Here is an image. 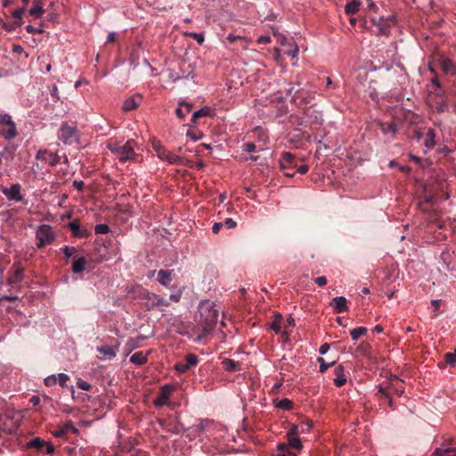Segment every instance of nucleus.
Here are the masks:
<instances>
[{
  "label": "nucleus",
  "mask_w": 456,
  "mask_h": 456,
  "mask_svg": "<svg viewBox=\"0 0 456 456\" xmlns=\"http://www.w3.org/2000/svg\"><path fill=\"white\" fill-rule=\"evenodd\" d=\"M37 159L52 167L56 166L60 161L58 154L48 150H39L37 154Z\"/></svg>",
  "instance_id": "1a4fd4ad"
},
{
  "label": "nucleus",
  "mask_w": 456,
  "mask_h": 456,
  "mask_svg": "<svg viewBox=\"0 0 456 456\" xmlns=\"http://www.w3.org/2000/svg\"><path fill=\"white\" fill-rule=\"evenodd\" d=\"M23 268L17 267L8 278V284L18 283L23 279Z\"/></svg>",
  "instance_id": "c85d7f7f"
},
{
  "label": "nucleus",
  "mask_w": 456,
  "mask_h": 456,
  "mask_svg": "<svg viewBox=\"0 0 456 456\" xmlns=\"http://www.w3.org/2000/svg\"><path fill=\"white\" fill-rule=\"evenodd\" d=\"M436 456H456V448H436L434 452Z\"/></svg>",
  "instance_id": "f704fd0d"
},
{
  "label": "nucleus",
  "mask_w": 456,
  "mask_h": 456,
  "mask_svg": "<svg viewBox=\"0 0 456 456\" xmlns=\"http://www.w3.org/2000/svg\"><path fill=\"white\" fill-rule=\"evenodd\" d=\"M330 349V345L328 343L322 344L319 348V353L323 355L325 354Z\"/></svg>",
  "instance_id": "0e129e2a"
},
{
  "label": "nucleus",
  "mask_w": 456,
  "mask_h": 456,
  "mask_svg": "<svg viewBox=\"0 0 456 456\" xmlns=\"http://www.w3.org/2000/svg\"><path fill=\"white\" fill-rule=\"evenodd\" d=\"M22 25V20H14V21H11V22H4L3 24V28L9 31V32H12V31H14L18 27H20Z\"/></svg>",
  "instance_id": "a19ab883"
},
{
  "label": "nucleus",
  "mask_w": 456,
  "mask_h": 456,
  "mask_svg": "<svg viewBox=\"0 0 456 456\" xmlns=\"http://www.w3.org/2000/svg\"><path fill=\"white\" fill-rule=\"evenodd\" d=\"M223 226H224L223 223H215L212 226L213 233H215V234L218 233Z\"/></svg>",
  "instance_id": "338daca9"
},
{
  "label": "nucleus",
  "mask_w": 456,
  "mask_h": 456,
  "mask_svg": "<svg viewBox=\"0 0 456 456\" xmlns=\"http://www.w3.org/2000/svg\"><path fill=\"white\" fill-rule=\"evenodd\" d=\"M199 358L196 354H189L184 357V360L175 363V369L180 372H186L191 367L197 365Z\"/></svg>",
  "instance_id": "423d86ee"
},
{
  "label": "nucleus",
  "mask_w": 456,
  "mask_h": 456,
  "mask_svg": "<svg viewBox=\"0 0 456 456\" xmlns=\"http://www.w3.org/2000/svg\"><path fill=\"white\" fill-rule=\"evenodd\" d=\"M284 54L289 55L292 58H296L298 54V47L296 44L289 45V48L283 50Z\"/></svg>",
  "instance_id": "37998d69"
},
{
  "label": "nucleus",
  "mask_w": 456,
  "mask_h": 456,
  "mask_svg": "<svg viewBox=\"0 0 456 456\" xmlns=\"http://www.w3.org/2000/svg\"><path fill=\"white\" fill-rule=\"evenodd\" d=\"M45 448V453L48 455H52L55 451L53 445L49 442H46Z\"/></svg>",
  "instance_id": "e2e57ef3"
},
{
  "label": "nucleus",
  "mask_w": 456,
  "mask_h": 456,
  "mask_svg": "<svg viewBox=\"0 0 456 456\" xmlns=\"http://www.w3.org/2000/svg\"><path fill=\"white\" fill-rule=\"evenodd\" d=\"M274 405L276 408L283 411H290L293 408V402L288 398L276 399L274 401Z\"/></svg>",
  "instance_id": "cd10ccee"
},
{
  "label": "nucleus",
  "mask_w": 456,
  "mask_h": 456,
  "mask_svg": "<svg viewBox=\"0 0 456 456\" xmlns=\"http://www.w3.org/2000/svg\"><path fill=\"white\" fill-rule=\"evenodd\" d=\"M24 12L25 7H20L12 12V16L16 19V20H21Z\"/></svg>",
  "instance_id": "864d4df0"
},
{
  "label": "nucleus",
  "mask_w": 456,
  "mask_h": 456,
  "mask_svg": "<svg viewBox=\"0 0 456 456\" xmlns=\"http://www.w3.org/2000/svg\"><path fill=\"white\" fill-rule=\"evenodd\" d=\"M31 16L39 18L45 12L41 0H33V5L28 11Z\"/></svg>",
  "instance_id": "a878e982"
},
{
  "label": "nucleus",
  "mask_w": 456,
  "mask_h": 456,
  "mask_svg": "<svg viewBox=\"0 0 456 456\" xmlns=\"http://www.w3.org/2000/svg\"><path fill=\"white\" fill-rule=\"evenodd\" d=\"M280 167L282 170L297 167L295 156L290 152H283L280 159Z\"/></svg>",
  "instance_id": "2eb2a0df"
},
{
  "label": "nucleus",
  "mask_w": 456,
  "mask_h": 456,
  "mask_svg": "<svg viewBox=\"0 0 456 456\" xmlns=\"http://www.w3.org/2000/svg\"><path fill=\"white\" fill-rule=\"evenodd\" d=\"M167 305V302L155 294L144 293V307L148 310Z\"/></svg>",
  "instance_id": "9d476101"
},
{
  "label": "nucleus",
  "mask_w": 456,
  "mask_h": 456,
  "mask_svg": "<svg viewBox=\"0 0 456 456\" xmlns=\"http://www.w3.org/2000/svg\"><path fill=\"white\" fill-rule=\"evenodd\" d=\"M86 259L85 256H80L72 263V273L75 274L81 273L85 271L86 265Z\"/></svg>",
  "instance_id": "bb28decb"
},
{
  "label": "nucleus",
  "mask_w": 456,
  "mask_h": 456,
  "mask_svg": "<svg viewBox=\"0 0 456 456\" xmlns=\"http://www.w3.org/2000/svg\"><path fill=\"white\" fill-rule=\"evenodd\" d=\"M314 281L320 287L325 286L327 284V278L325 276H319L314 278Z\"/></svg>",
  "instance_id": "4d7b16f0"
},
{
  "label": "nucleus",
  "mask_w": 456,
  "mask_h": 456,
  "mask_svg": "<svg viewBox=\"0 0 456 456\" xmlns=\"http://www.w3.org/2000/svg\"><path fill=\"white\" fill-rule=\"evenodd\" d=\"M277 451L278 456H297L294 452H290L289 447L286 444H278Z\"/></svg>",
  "instance_id": "c9c22d12"
},
{
  "label": "nucleus",
  "mask_w": 456,
  "mask_h": 456,
  "mask_svg": "<svg viewBox=\"0 0 456 456\" xmlns=\"http://www.w3.org/2000/svg\"><path fill=\"white\" fill-rule=\"evenodd\" d=\"M73 187H75L77 191H82L85 188V183L83 181L75 180L72 183Z\"/></svg>",
  "instance_id": "052dcab7"
},
{
  "label": "nucleus",
  "mask_w": 456,
  "mask_h": 456,
  "mask_svg": "<svg viewBox=\"0 0 456 456\" xmlns=\"http://www.w3.org/2000/svg\"><path fill=\"white\" fill-rule=\"evenodd\" d=\"M385 387H389V391H391V395L394 393L398 396H401L404 392V387L403 386V381L399 379L396 376L393 377L390 379V382L387 386H384Z\"/></svg>",
  "instance_id": "f3484780"
},
{
  "label": "nucleus",
  "mask_w": 456,
  "mask_h": 456,
  "mask_svg": "<svg viewBox=\"0 0 456 456\" xmlns=\"http://www.w3.org/2000/svg\"><path fill=\"white\" fill-rule=\"evenodd\" d=\"M0 134L6 140H11L16 137L17 130L16 125L12 117L7 113L0 114Z\"/></svg>",
  "instance_id": "f03ea898"
},
{
  "label": "nucleus",
  "mask_w": 456,
  "mask_h": 456,
  "mask_svg": "<svg viewBox=\"0 0 456 456\" xmlns=\"http://www.w3.org/2000/svg\"><path fill=\"white\" fill-rule=\"evenodd\" d=\"M191 36L197 40L199 44H202L204 41L203 34L191 33Z\"/></svg>",
  "instance_id": "774afa93"
},
{
  "label": "nucleus",
  "mask_w": 456,
  "mask_h": 456,
  "mask_svg": "<svg viewBox=\"0 0 456 456\" xmlns=\"http://www.w3.org/2000/svg\"><path fill=\"white\" fill-rule=\"evenodd\" d=\"M210 114V108L209 107H203L201 108L200 110L195 111L192 115V118H191V121L193 123H196V120L199 118H201V117H207Z\"/></svg>",
  "instance_id": "e433bc0d"
},
{
  "label": "nucleus",
  "mask_w": 456,
  "mask_h": 456,
  "mask_svg": "<svg viewBox=\"0 0 456 456\" xmlns=\"http://www.w3.org/2000/svg\"><path fill=\"white\" fill-rule=\"evenodd\" d=\"M130 362L137 365L142 364V352H137L130 357Z\"/></svg>",
  "instance_id": "09e8293b"
},
{
  "label": "nucleus",
  "mask_w": 456,
  "mask_h": 456,
  "mask_svg": "<svg viewBox=\"0 0 456 456\" xmlns=\"http://www.w3.org/2000/svg\"><path fill=\"white\" fill-rule=\"evenodd\" d=\"M68 227L70 230L72 235L76 238H85L88 235L86 230L80 228L79 221L77 219L73 220L68 224Z\"/></svg>",
  "instance_id": "aec40b11"
},
{
  "label": "nucleus",
  "mask_w": 456,
  "mask_h": 456,
  "mask_svg": "<svg viewBox=\"0 0 456 456\" xmlns=\"http://www.w3.org/2000/svg\"><path fill=\"white\" fill-rule=\"evenodd\" d=\"M438 62L444 73L451 76L456 75V63L452 59L442 55L438 59Z\"/></svg>",
  "instance_id": "4468645a"
},
{
  "label": "nucleus",
  "mask_w": 456,
  "mask_h": 456,
  "mask_svg": "<svg viewBox=\"0 0 456 456\" xmlns=\"http://www.w3.org/2000/svg\"><path fill=\"white\" fill-rule=\"evenodd\" d=\"M378 395L379 400H384L387 403V405L394 409V402L392 399L391 391H389V387H385L383 385L379 386Z\"/></svg>",
  "instance_id": "412c9836"
},
{
  "label": "nucleus",
  "mask_w": 456,
  "mask_h": 456,
  "mask_svg": "<svg viewBox=\"0 0 456 456\" xmlns=\"http://www.w3.org/2000/svg\"><path fill=\"white\" fill-rule=\"evenodd\" d=\"M76 127L69 126L68 123H63L60 128L59 138L65 144H70L72 138L75 136Z\"/></svg>",
  "instance_id": "f8f14e48"
},
{
  "label": "nucleus",
  "mask_w": 456,
  "mask_h": 456,
  "mask_svg": "<svg viewBox=\"0 0 456 456\" xmlns=\"http://www.w3.org/2000/svg\"><path fill=\"white\" fill-rule=\"evenodd\" d=\"M62 252L68 261L70 258V256L77 252V249L75 247L64 246L62 248Z\"/></svg>",
  "instance_id": "de8ad7c7"
},
{
  "label": "nucleus",
  "mask_w": 456,
  "mask_h": 456,
  "mask_svg": "<svg viewBox=\"0 0 456 456\" xmlns=\"http://www.w3.org/2000/svg\"><path fill=\"white\" fill-rule=\"evenodd\" d=\"M2 192L9 200L17 202L23 200V196L20 193V185L19 183L12 184L9 188H3Z\"/></svg>",
  "instance_id": "6e6552de"
},
{
  "label": "nucleus",
  "mask_w": 456,
  "mask_h": 456,
  "mask_svg": "<svg viewBox=\"0 0 456 456\" xmlns=\"http://www.w3.org/2000/svg\"><path fill=\"white\" fill-rule=\"evenodd\" d=\"M96 234H107L110 232V227L105 224H96L94 227Z\"/></svg>",
  "instance_id": "49530a36"
},
{
  "label": "nucleus",
  "mask_w": 456,
  "mask_h": 456,
  "mask_svg": "<svg viewBox=\"0 0 456 456\" xmlns=\"http://www.w3.org/2000/svg\"><path fill=\"white\" fill-rule=\"evenodd\" d=\"M243 151L247 152H253L256 151V144L254 142H247L243 145Z\"/></svg>",
  "instance_id": "13d9d810"
},
{
  "label": "nucleus",
  "mask_w": 456,
  "mask_h": 456,
  "mask_svg": "<svg viewBox=\"0 0 456 456\" xmlns=\"http://www.w3.org/2000/svg\"><path fill=\"white\" fill-rule=\"evenodd\" d=\"M224 225L227 229H233V228L236 227L237 223L232 218H226L224 223Z\"/></svg>",
  "instance_id": "6e6d98bb"
},
{
  "label": "nucleus",
  "mask_w": 456,
  "mask_h": 456,
  "mask_svg": "<svg viewBox=\"0 0 456 456\" xmlns=\"http://www.w3.org/2000/svg\"><path fill=\"white\" fill-rule=\"evenodd\" d=\"M360 5V0H352L350 3H347L345 6L346 14L353 15L359 12Z\"/></svg>",
  "instance_id": "7c9ffc66"
},
{
  "label": "nucleus",
  "mask_w": 456,
  "mask_h": 456,
  "mask_svg": "<svg viewBox=\"0 0 456 456\" xmlns=\"http://www.w3.org/2000/svg\"><path fill=\"white\" fill-rule=\"evenodd\" d=\"M309 170V166L306 165V164H304V165H301L299 166L297 168V171L299 173V174H305L307 173Z\"/></svg>",
  "instance_id": "69168bd1"
},
{
  "label": "nucleus",
  "mask_w": 456,
  "mask_h": 456,
  "mask_svg": "<svg viewBox=\"0 0 456 456\" xmlns=\"http://www.w3.org/2000/svg\"><path fill=\"white\" fill-rule=\"evenodd\" d=\"M330 306L338 314L345 313L348 310L347 300L345 297H336L330 302Z\"/></svg>",
  "instance_id": "dca6fc26"
},
{
  "label": "nucleus",
  "mask_w": 456,
  "mask_h": 456,
  "mask_svg": "<svg viewBox=\"0 0 456 456\" xmlns=\"http://www.w3.org/2000/svg\"><path fill=\"white\" fill-rule=\"evenodd\" d=\"M282 321V315L279 313L273 315V320L270 324V329L273 330L275 333L281 332V323Z\"/></svg>",
  "instance_id": "72a5a7b5"
},
{
  "label": "nucleus",
  "mask_w": 456,
  "mask_h": 456,
  "mask_svg": "<svg viewBox=\"0 0 456 456\" xmlns=\"http://www.w3.org/2000/svg\"><path fill=\"white\" fill-rule=\"evenodd\" d=\"M300 434L299 427L297 425H292L289 430L287 432V437L298 436Z\"/></svg>",
  "instance_id": "8fccbe9b"
},
{
  "label": "nucleus",
  "mask_w": 456,
  "mask_h": 456,
  "mask_svg": "<svg viewBox=\"0 0 456 456\" xmlns=\"http://www.w3.org/2000/svg\"><path fill=\"white\" fill-rule=\"evenodd\" d=\"M371 22L377 27L380 35L388 36L390 28L395 22V19L394 17H380L379 19H371Z\"/></svg>",
  "instance_id": "20e7f679"
},
{
  "label": "nucleus",
  "mask_w": 456,
  "mask_h": 456,
  "mask_svg": "<svg viewBox=\"0 0 456 456\" xmlns=\"http://www.w3.org/2000/svg\"><path fill=\"white\" fill-rule=\"evenodd\" d=\"M57 379L54 375L48 376L45 379V385L47 387H51L56 384Z\"/></svg>",
  "instance_id": "5fc2aeb1"
},
{
  "label": "nucleus",
  "mask_w": 456,
  "mask_h": 456,
  "mask_svg": "<svg viewBox=\"0 0 456 456\" xmlns=\"http://www.w3.org/2000/svg\"><path fill=\"white\" fill-rule=\"evenodd\" d=\"M118 347L105 345L97 348V351L103 355L102 359L110 360L116 356Z\"/></svg>",
  "instance_id": "b1692460"
},
{
  "label": "nucleus",
  "mask_w": 456,
  "mask_h": 456,
  "mask_svg": "<svg viewBox=\"0 0 456 456\" xmlns=\"http://www.w3.org/2000/svg\"><path fill=\"white\" fill-rule=\"evenodd\" d=\"M288 438V446L289 448H293L296 450H301L303 445L301 443V440L298 436H293V437H287Z\"/></svg>",
  "instance_id": "4c0bfd02"
},
{
  "label": "nucleus",
  "mask_w": 456,
  "mask_h": 456,
  "mask_svg": "<svg viewBox=\"0 0 456 456\" xmlns=\"http://www.w3.org/2000/svg\"><path fill=\"white\" fill-rule=\"evenodd\" d=\"M200 320L202 324V334L207 335L210 333L218 320L219 313L209 302L203 303L199 308Z\"/></svg>",
  "instance_id": "f257e3e1"
},
{
  "label": "nucleus",
  "mask_w": 456,
  "mask_h": 456,
  "mask_svg": "<svg viewBox=\"0 0 456 456\" xmlns=\"http://www.w3.org/2000/svg\"><path fill=\"white\" fill-rule=\"evenodd\" d=\"M222 364L223 368L228 372H233L239 369V362L232 359H224Z\"/></svg>",
  "instance_id": "473e14b6"
},
{
  "label": "nucleus",
  "mask_w": 456,
  "mask_h": 456,
  "mask_svg": "<svg viewBox=\"0 0 456 456\" xmlns=\"http://www.w3.org/2000/svg\"><path fill=\"white\" fill-rule=\"evenodd\" d=\"M184 108L185 110H183L181 107L175 110V114L180 119H184L186 114L191 112L192 105L191 103H185Z\"/></svg>",
  "instance_id": "ea45409f"
},
{
  "label": "nucleus",
  "mask_w": 456,
  "mask_h": 456,
  "mask_svg": "<svg viewBox=\"0 0 456 456\" xmlns=\"http://www.w3.org/2000/svg\"><path fill=\"white\" fill-rule=\"evenodd\" d=\"M54 238L55 236L52 231V227L48 224H41L37 231V239L38 240L37 247L41 248L45 245L52 243L54 240Z\"/></svg>",
  "instance_id": "7ed1b4c3"
},
{
  "label": "nucleus",
  "mask_w": 456,
  "mask_h": 456,
  "mask_svg": "<svg viewBox=\"0 0 456 456\" xmlns=\"http://www.w3.org/2000/svg\"><path fill=\"white\" fill-rule=\"evenodd\" d=\"M69 379V376L67 374H64V373H60L59 374L58 382H59V385L61 387H67V381Z\"/></svg>",
  "instance_id": "3c124183"
},
{
  "label": "nucleus",
  "mask_w": 456,
  "mask_h": 456,
  "mask_svg": "<svg viewBox=\"0 0 456 456\" xmlns=\"http://www.w3.org/2000/svg\"><path fill=\"white\" fill-rule=\"evenodd\" d=\"M172 391H173L172 386H170V385L163 386L160 389L159 395L153 401V404L156 407H162L164 405H167Z\"/></svg>",
  "instance_id": "9b49d317"
},
{
  "label": "nucleus",
  "mask_w": 456,
  "mask_h": 456,
  "mask_svg": "<svg viewBox=\"0 0 456 456\" xmlns=\"http://www.w3.org/2000/svg\"><path fill=\"white\" fill-rule=\"evenodd\" d=\"M46 444V442L40 437L37 436L32 438L30 441H28L25 447L26 449H36L38 452L43 451L45 448V445Z\"/></svg>",
  "instance_id": "393cba45"
},
{
  "label": "nucleus",
  "mask_w": 456,
  "mask_h": 456,
  "mask_svg": "<svg viewBox=\"0 0 456 456\" xmlns=\"http://www.w3.org/2000/svg\"><path fill=\"white\" fill-rule=\"evenodd\" d=\"M135 97H138V98L141 99L142 95L138 94L136 95H134V96L126 99L124 102L123 106H122V110L124 111H131V110H134L137 109L140 106L141 102L140 101H136Z\"/></svg>",
  "instance_id": "5701e85b"
},
{
  "label": "nucleus",
  "mask_w": 456,
  "mask_h": 456,
  "mask_svg": "<svg viewBox=\"0 0 456 456\" xmlns=\"http://www.w3.org/2000/svg\"><path fill=\"white\" fill-rule=\"evenodd\" d=\"M158 157L171 165H184V159L183 157L175 155L167 149L159 148L158 150Z\"/></svg>",
  "instance_id": "0eeeda50"
},
{
  "label": "nucleus",
  "mask_w": 456,
  "mask_h": 456,
  "mask_svg": "<svg viewBox=\"0 0 456 456\" xmlns=\"http://www.w3.org/2000/svg\"><path fill=\"white\" fill-rule=\"evenodd\" d=\"M111 151L116 152L117 158L121 161L128 160L134 155V148L130 142H127L126 144L117 148L116 150L111 149Z\"/></svg>",
  "instance_id": "ddd939ff"
},
{
  "label": "nucleus",
  "mask_w": 456,
  "mask_h": 456,
  "mask_svg": "<svg viewBox=\"0 0 456 456\" xmlns=\"http://www.w3.org/2000/svg\"><path fill=\"white\" fill-rule=\"evenodd\" d=\"M300 433H307L313 428V422L310 420L302 421L298 424Z\"/></svg>",
  "instance_id": "c03bdc74"
},
{
  "label": "nucleus",
  "mask_w": 456,
  "mask_h": 456,
  "mask_svg": "<svg viewBox=\"0 0 456 456\" xmlns=\"http://www.w3.org/2000/svg\"><path fill=\"white\" fill-rule=\"evenodd\" d=\"M434 203H435L434 197L431 195H426L424 197V201L419 202V208L421 209V211H423L425 213H430L431 207L434 205Z\"/></svg>",
  "instance_id": "c756f323"
},
{
  "label": "nucleus",
  "mask_w": 456,
  "mask_h": 456,
  "mask_svg": "<svg viewBox=\"0 0 456 456\" xmlns=\"http://www.w3.org/2000/svg\"><path fill=\"white\" fill-rule=\"evenodd\" d=\"M26 31L28 33L33 34V33H43L44 30L42 28H37L33 27L32 25H27L26 26Z\"/></svg>",
  "instance_id": "680f3d73"
},
{
  "label": "nucleus",
  "mask_w": 456,
  "mask_h": 456,
  "mask_svg": "<svg viewBox=\"0 0 456 456\" xmlns=\"http://www.w3.org/2000/svg\"><path fill=\"white\" fill-rule=\"evenodd\" d=\"M367 333V329L365 327H358L350 331V335L353 340L356 341L360 338V337L365 335Z\"/></svg>",
  "instance_id": "58836bf2"
},
{
  "label": "nucleus",
  "mask_w": 456,
  "mask_h": 456,
  "mask_svg": "<svg viewBox=\"0 0 456 456\" xmlns=\"http://www.w3.org/2000/svg\"><path fill=\"white\" fill-rule=\"evenodd\" d=\"M383 131L385 133L390 132L392 134H395L397 132V126L395 123H390L387 125V128L383 127Z\"/></svg>",
  "instance_id": "bf43d9fd"
},
{
  "label": "nucleus",
  "mask_w": 456,
  "mask_h": 456,
  "mask_svg": "<svg viewBox=\"0 0 456 456\" xmlns=\"http://www.w3.org/2000/svg\"><path fill=\"white\" fill-rule=\"evenodd\" d=\"M444 361L447 364L452 366L456 364V349L452 353H446L444 355Z\"/></svg>",
  "instance_id": "a18cd8bd"
},
{
  "label": "nucleus",
  "mask_w": 456,
  "mask_h": 456,
  "mask_svg": "<svg viewBox=\"0 0 456 456\" xmlns=\"http://www.w3.org/2000/svg\"><path fill=\"white\" fill-rule=\"evenodd\" d=\"M334 374L336 378L333 379V382L337 387H341L346 385L347 379L345 375V368L343 365H338L334 370Z\"/></svg>",
  "instance_id": "a211bd4d"
},
{
  "label": "nucleus",
  "mask_w": 456,
  "mask_h": 456,
  "mask_svg": "<svg viewBox=\"0 0 456 456\" xmlns=\"http://www.w3.org/2000/svg\"><path fill=\"white\" fill-rule=\"evenodd\" d=\"M317 362L320 364L319 370L322 373L325 372L330 367H331L335 364V362L327 363L322 357H318Z\"/></svg>",
  "instance_id": "79ce46f5"
},
{
  "label": "nucleus",
  "mask_w": 456,
  "mask_h": 456,
  "mask_svg": "<svg viewBox=\"0 0 456 456\" xmlns=\"http://www.w3.org/2000/svg\"><path fill=\"white\" fill-rule=\"evenodd\" d=\"M424 145L428 149H431V148L435 147V145H436V131L433 128H428L427 134H426Z\"/></svg>",
  "instance_id": "2f4dec72"
},
{
  "label": "nucleus",
  "mask_w": 456,
  "mask_h": 456,
  "mask_svg": "<svg viewBox=\"0 0 456 456\" xmlns=\"http://www.w3.org/2000/svg\"><path fill=\"white\" fill-rule=\"evenodd\" d=\"M174 270H159L158 272L157 281L163 286L168 287L173 280Z\"/></svg>",
  "instance_id": "4be33fe9"
},
{
  "label": "nucleus",
  "mask_w": 456,
  "mask_h": 456,
  "mask_svg": "<svg viewBox=\"0 0 456 456\" xmlns=\"http://www.w3.org/2000/svg\"><path fill=\"white\" fill-rule=\"evenodd\" d=\"M69 432L77 434L78 429L73 425L71 421L66 422L60 429L53 432V436L57 438L64 437Z\"/></svg>",
  "instance_id": "6ab92c4d"
},
{
  "label": "nucleus",
  "mask_w": 456,
  "mask_h": 456,
  "mask_svg": "<svg viewBox=\"0 0 456 456\" xmlns=\"http://www.w3.org/2000/svg\"><path fill=\"white\" fill-rule=\"evenodd\" d=\"M434 94L436 99L430 103L431 108H433L437 113L445 112L448 110V102L444 92L439 91Z\"/></svg>",
  "instance_id": "39448f33"
},
{
  "label": "nucleus",
  "mask_w": 456,
  "mask_h": 456,
  "mask_svg": "<svg viewBox=\"0 0 456 456\" xmlns=\"http://www.w3.org/2000/svg\"><path fill=\"white\" fill-rule=\"evenodd\" d=\"M77 386L78 388L85 390V391H89L92 387L89 383H87L86 381L82 380V379L77 380Z\"/></svg>",
  "instance_id": "603ef678"
}]
</instances>
